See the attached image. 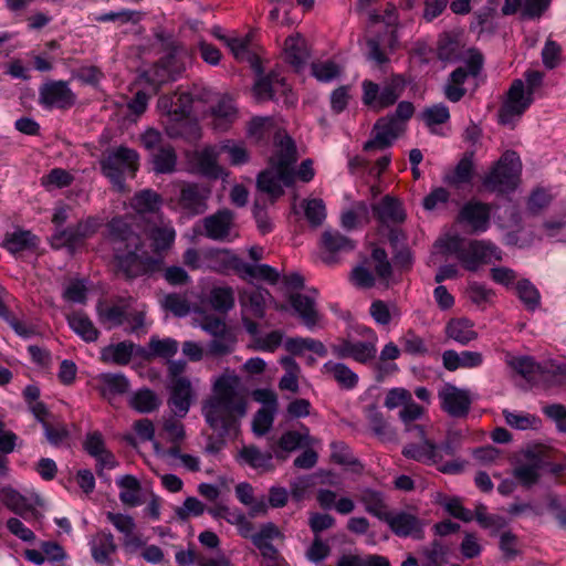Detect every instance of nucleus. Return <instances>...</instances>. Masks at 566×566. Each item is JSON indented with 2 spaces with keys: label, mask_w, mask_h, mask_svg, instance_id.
Segmentation results:
<instances>
[{
  "label": "nucleus",
  "mask_w": 566,
  "mask_h": 566,
  "mask_svg": "<svg viewBox=\"0 0 566 566\" xmlns=\"http://www.w3.org/2000/svg\"><path fill=\"white\" fill-rule=\"evenodd\" d=\"M385 517L394 534L399 537H411L413 539L423 538L424 523L413 514L407 512L391 513Z\"/></svg>",
  "instance_id": "412c9836"
},
{
  "label": "nucleus",
  "mask_w": 566,
  "mask_h": 566,
  "mask_svg": "<svg viewBox=\"0 0 566 566\" xmlns=\"http://www.w3.org/2000/svg\"><path fill=\"white\" fill-rule=\"evenodd\" d=\"M280 363L284 368V375L281 377L279 382L280 389L297 392L300 389L298 377L301 374L298 364L291 356L282 357Z\"/></svg>",
  "instance_id": "3c124183"
},
{
  "label": "nucleus",
  "mask_w": 566,
  "mask_h": 566,
  "mask_svg": "<svg viewBox=\"0 0 566 566\" xmlns=\"http://www.w3.org/2000/svg\"><path fill=\"white\" fill-rule=\"evenodd\" d=\"M522 171V163L517 153L505 151L491 171L484 177L483 186L493 192H509L516 188Z\"/></svg>",
  "instance_id": "39448f33"
},
{
  "label": "nucleus",
  "mask_w": 566,
  "mask_h": 566,
  "mask_svg": "<svg viewBox=\"0 0 566 566\" xmlns=\"http://www.w3.org/2000/svg\"><path fill=\"white\" fill-rule=\"evenodd\" d=\"M516 295L526 310L534 312L541 305V293L527 279H522L515 284Z\"/></svg>",
  "instance_id": "5fc2aeb1"
},
{
  "label": "nucleus",
  "mask_w": 566,
  "mask_h": 566,
  "mask_svg": "<svg viewBox=\"0 0 566 566\" xmlns=\"http://www.w3.org/2000/svg\"><path fill=\"white\" fill-rule=\"evenodd\" d=\"M281 532L272 524H264L261 530L251 536L253 545L260 551L264 560L279 558V551L272 544V541L280 537Z\"/></svg>",
  "instance_id": "7c9ffc66"
},
{
  "label": "nucleus",
  "mask_w": 566,
  "mask_h": 566,
  "mask_svg": "<svg viewBox=\"0 0 566 566\" xmlns=\"http://www.w3.org/2000/svg\"><path fill=\"white\" fill-rule=\"evenodd\" d=\"M222 154L219 146H211L203 148L197 155L198 166L201 172L210 177H219L221 174V167L218 165V157Z\"/></svg>",
  "instance_id": "09e8293b"
},
{
  "label": "nucleus",
  "mask_w": 566,
  "mask_h": 566,
  "mask_svg": "<svg viewBox=\"0 0 566 566\" xmlns=\"http://www.w3.org/2000/svg\"><path fill=\"white\" fill-rule=\"evenodd\" d=\"M305 217L313 227H318L326 218V207L322 199H308L303 202Z\"/></svg>",
  "instance_id": "69168bd1"
},
{
  "label": "nucleus",
  "mask_w": 566,
  "mask_h": 566,
  "mask_svg": "<svg viewBox=\"0 0 566 566\" xmlns=\"http://www.w3.org/2000/svg\"><path fill=\"white\" fill-rule=\"evenodd\" d=\"M251 34L244 36H230L227 40V46L230 49L234 59L240 62H248L251 66L255 67L259 64L256 54L251 50Z\"/></svg>",
  "instance_id": "58836bf2"
},
{
  "label": "nucleus",
  "mask_w": 566,
  "mask_h": 566,
  "mask_svg": "<svg viewBox=\"0 0 566 566\" xmlns=\"http://www.w3.org/2000/svg\"><path fill=\"white\" fill-rule=\"evenodd\" d=\"M505 422L516 430L535 429L541 424V419L526 412H514L507 409L503 410Z\"/></svg>",
  "instance_id": "bf43d9fd"
},
{
  "label": "nucleus",
  "mask_w": 566,
  "mask_h": 566,
  "mask_svg": "<svg viewBox=\"0 0 566 566\" xmlns=\"http://www.w3.org/2000/svg\"><path fill=\"white\" fill-rule=\"evenodd\" d=\"M129 405L140 413H149L159 408L161 400L155 391L143 388L132 396Z\"/></svg>",
  "instance_id": "603ef678"
},
{
  "label": "nucleus",
  "mask_w": 566,
  "mask_h": 566,
  "mask_svg": "<svg viewBox=\"0 0 566 566\" xmlns=\"http://www.w3.org/2000/svg\"><path fill=\"white\" fill-rule=\"evenodd\" d=\"M421 118L428 127L441 125L450 119V112L447 105L438 103L428 106L422 111Z\"/></svg>",
  "instance_id": "0e129e2a"
},
{
  "label": "nucleus",
  "mask_w": 566,
  "mask_h": 566,
  "mask_svg": "<svg viewBox=\"0 0 566 566\" xmlns=\"http://www.w3.org/2000/svg\"><path fill=\"white\" fill-rule=\"evenodd\" d=\"M211 307L219 313H228L234 306V291L230 286H214L208 295Z\"/></svg>",
  "instance_id": "864d4df0"
},
{
  "label": "nucleus",
  "mask_w": 566,
  "mask_h": 566,
  "mask_svg": "<svg viewBox=\"0 0 566 566\" xmlns=\"http://www.w3.org/2000/svg\"><path fill=\"white\" fill-rule=\"evenodd\" d=\"M422 566H444L448 562L447 548L437 541L422 549Z\"/></svg>",
  "instance_id": "e2e57ef3"
},
{
  "label": "nucleus",
  "mask_w": 566,
  "mask_h": 566,
  "mask_svg": "<svg viewBox=\"0 0 566 566\" xmlns=\"http://www.w3.org/2000/svg\"><path fill=\"white\" fill-rule=\"evenodd\" d=\"M419 443L410 442L403 446L402 455L417 462L436 465L438 470L446 474H458L463 471L464 462L451 461L442 463L441 448L438 443L428 439L424 431L423 438H418Z\"/></svg>",
  "instance_id": "0eeeda50"
},
{
  "label": "nucleus",
  "mask_w": 566,
  "mask_h": 566,
  "mask_svg": "<svg viewBox=\"0 0 566 566\" xmlns=\"http://www.w3.org/2000/svg\"><path fill=\"white\" fill-rule=\"evenodd\" d=\"M190 111L191 97L188 93H181L177 96V101L171 103L164 119L166 132L170 137H179L184 134Z\"/></svg>",
  "instance_id": "6ab92c4d"
},
{
  "label": "nucleus",
  "mask_w": 566,
  "mask_h": 566,
  "mask_svg": "<svg viewBox=\"0 0 566 566\" xmlns=\"http://www.w3.org/2000/svg\"><path fill=\"white\" fill-rule=\"evenodd\" d=\"M336 566H390L388 559L379 555L359 557L357 555H344Z\"/></svg>",
  "instance_id": "774afa93"
},
{
  "label": "nucleus",
  "mask_w": 566,
  "mask_h": 566,
  "mask_svg": "<svg viewBox=\"0 0 566 566\" xmlns=\"http://www.w3.org/2000/svg\"><path fill=\"white\" fill-rule=\"evenodd\" d=\"M0 496L3 504L13 513L29 520L34 515V510L28 503V500L11 486H3L0 489Z\"/></svg>",
  "instance_id": "4c0bfd02"
},
{
  "label": "nucleus",
  "mask_w": 566,
  "mask_h": 566,
  "mask_svg": "<svg viewBox=\"0 0 566 566\" xmlns=\"http://www.w3.org/2000/svg\"><path fill=\"white\" fill-rule=\"evenodd\" d=\"M135 345L129 342H120L116 345L108 346L103 350V358L112 360L118 365H126L129 363Z\"/></svg>",
  "instance_id": "052dcab7"
},
{
  "label": "nucleus",
  "mask_w": 566,
  "mask_h": 566,
  "mask_svg": "<svg viewBox=\"0 0 566 566\" xmlns=\"http://www.w3.org/2000/svg\"><path fill=\"white\" fill-rule=\"evenodd\" d=\"M75 102L76 95L64 81H49L39 88V104L46 109H67Z\"/></svg>",
  "instance_id": "4468645a"
},
{
  "label": "nucleus",
  "mask_w": 566,
  "mask_h": 566,
  "mask_svg": "<svg viewBox=\"0 0 566 566\" xmlns=\"http://www.w3.org/2000/svg\"><path fill=\"white\" fill-rule=\"evenodd\" d=\"M543 463L539 452L527 450L524 452V461H520L514 468L513 475L522 485L531 486L538 481Z\"/></svg>",
  "instance_id": "393cba45"
},
{
  "label": "nucleus",
  "mask_w": 566,
  "mask_h": 566,
  "mask_svg": "<svg viewBox=\"0 0 566 566\" xmlns=\"http://www.w3.org/2000/svg\"><path fill=\"white\" fill-rule=\"evenodd\" d=\"M505 363L514 371L526 379H532L536 375H543V366L536 363L531 356H514L506 354Z\"/></svg>",
  "instance_id": "a18cd8bd"
},
{
  "label": "nucleus",
  "mask_w": 566,
  "mask_h": 566,
  "mask_svg": "<svg viewBox=\"0 0 566 566\" xmlns=\"http://www.w3.org/2000/svg\"><path fill=\"white\" fill-rule=\"evenodd\" d=\"M359 502L364 505L365 511L379 520L384 521L388 515L385 496L381 492L366 488L358 495Z\"/></svg>",
  "instance_id": "ea45409f"
},
{
  "label": "nucleus",
  "mask_w": 566,
  "mask_h": 566,
  "mask_svg": "<svg viewBox=\"0 0 566 566\" xmlns=\"http://www.w3.org/2000/svg\"><path fill=\"white\" fill-rule=\"evenodd\" d=\"M240 458L255 470L271 471L273 469L272 452H262L255 446L243 447L240 451Z\"/></svg>",
  "instance_id": "49530a36"
},
{
  "label": "nucleus",
  "mask_w": 566,
  "mask_h": 566,
  "mask_svg": "<svg viewBox=\"0 0 566 566\" xmlns=\"http://www.w3.org/2000/svg\"><path fill=\"white\" fill-rule=\"evenodd\" d=\"M205 235L214 241H231L235 232V214L229 209H221L202 220Z\"/></svg>",
  "instance_id": "2eb2a0df"
},
{
  "label": "nucleus",
  "mask_w": 566,
  "mask_h": 566,
  "mask_svg": "<svg viewBox=\"0 0 566 566\" xmlns=\"http://www.w3.org/2000/svg\"><path fill=\"white\" fill-rule=\"evenodd\" d=\"M458 260L465 270L474 272L482 263L502 260V251L491 241L473 240L463 245Z\"/></svg>",
  "instance_id": "f8f14e48"
},
{
  "label": "nucleus",
  "mask_w": 566,
  "mask_h": 566,
  "mask_svg": "<svg viewBox=\"0 0 566 566\" xmlns=\"http://www.w3.org/2000/svg\"><path fill=\"white\" fill-rule=\"evenodd\" d=\"M297 160V151L294 140L284 129L273 132V154L269 160V167L258 176V188L270 195L273 200L283 195L282 186L293 185L295 176L302 181L308 182L314 178L313 161L305 159L297 171L294 164Z\"/></svg>",
  "instance_id": "f257e3e1"
},
{
  "label": "nucleus",
  "mask_w": 566,
  "mask_h": 566,
  "mask_svg": "<svg viewBox=\"0 0 566 566\" xmlns=\"http://www.w3.org/2000/svg\"><path fill=\"white\" fill-rule=\"evenodd\" d=\"M106 239L114 251L117 268L127 277H136L144 272L143 260L138 254L143 245L142 238L123 217H115L107 223Z\"/></svg>",
  "instance_id": "7ed1b4c3"
},
{
  "label": "nucleus",
  "mask_w": 566,
  "mask_h": 566,
  "mask_svg": "<svg viewBox=\"0 0 566 566\" xmlns=\"http://www.w3.org/2000/svg\"><path fill=\"white\" fill-rule=\"evenodd\" d=\"M405 129L402 120L392 118L390 115L381 117L374 125V137L365 143L364 149L367 151L386 149Z\"/></svg>",
  "instance_id": "dca6fc26"
},
{
  "label": "nucleus",
  "mask_w": 566,
  "mask_h": 566,
  "mask_svg": "<svg viewBox=\"0 0 566 566\" xmlns=\"http://www.w3.org/2000/svg\"><path fill=\"white\" fill-rule=\"evenodd\" d=\"M424 413V408L411 398L399 411V419L405 424L406 432H413L416 438L424 437V427L416 423Z\"/></svg>",
  "instance_id": "c9c22d12"
},
{
  "label": "nucleus",
  "mask_w": 566,
  "mask_h": 566,
  "mask_svg": "<svg viewBox=\"0 0 566 566\" xmlns=\"http://www.w3.org/2000/svg\"><path fill=\"white\" fill-rule=\"evenodd\" d=\"M73 176L62 168H53L49 174L42 176L41 185L46 190L61 189L73 182Z\"/></svg>",
  "instance_id": "680f3d73"
},
{
  "label": "nucleus",
  "mask_w": 566,
  "mask_h": 566,
  "mask_svg": "<svg viewBox=\"0 0 566 566\" xmlns=\"http://www.w3.org/2000/svg\"><path fill=\"white\" fill-rule=\"evenodd\" d=\"M491 206L480 201L467 202L459 212V221L465 223L471 232H485L490 227Z\"/></svg>",
  "instance_id": "4be33fe9"
},
{
  "label": "nucleus",
  "mask_w": 566,
  "mask_h": 566,
  "mask_svg": "<svg viewBox=\"0 0 566 566\" xmlns=\"http://www.w3.org/2000/svg\"><path fill=\"white\" fill-rule=\"evenodd\" d=\"M96 380L98 392L108 400L126 394L129 389V381L123 374H101Z\"/></svg>",
  "instance_id": "f704fd0d"
},
{
  "label": "nucleus",
  "mask_w": 566,
  "mask_h": 566,
  "mask_svg": "<svg viewBox=\"0 0 566 566\" xmlns=\"http://www.w3.org/2000/svg\"><path fill=\"white\" fill-rule=\"evenodd\" d=\"M473 177V161L471 157H463L455 168L447 172L443 177V181L454 188H461L464 185H469Z\"/></svg>",
  "instance_id": "c03bdc74"
},
{
  "label": "nucleus",
  "mask_w": 566,
  "mask_h": 566,
  "mask_svg": "<svg viewBox=\"0 0 566 566\" xmlns=\"http://www.w3.org/2000/svg\"><path fill=\"white\" fill-rule=\"evenodd\" d=\"M102 172L112 184L122 187L126 176L134 177L139 166L135 149L119 146L107 150L99 161Z\"/></svg>",
  "instance_id": "423d86ee"
},
{
  "label": "nucleus",
  "mask_w": 566,
  "mask_h": 566,
  "mask_svg": "<svg viewBox=\"0 0 566 566\" xmlns=\"http://www.w3.org/2000/svg\"><path fill=\"white\" fill-rule=\"evenodd\" d=\"M146 234L150 240L151 248L155 253H161L169 250L176 239V230L170 220L164 216L154 220L147 228Z\"/></svg>",
  "instance_id": "5701e85b"
},
{
  "label": "nucleus",
  "mask_w": 566,
  "mask_h": 566,
  "mask_svg": "<svg viewBox=\"0 0 566 566\" xmlns=\"http://www.w3.org/2000/svg\"><path fill=\"white\" fill-rule=\"evenodd\" d=\"M523 80H515L499 109V122L502 125L514 126L534 101V93L543 85L544 73L528 70Z\"/></svg>",
  "instance_id": "20e7f679"
},
{
  "label": "nucleus",
  "mask_w": 566,
  "mask_h": 566,
  "mask_svg": "<svg viewBox=\"0 0 566 566\" xmlns=\"http://www.w3.org/2000/svg\"><path fill=\"white\" fill-rule=\"evenodd\" d=\"M206 266L212 271L223 273L229 270L241 272L242 260L226 249H211L205 253Z\"/></svg>",
  "instance_id": "cd10ccee"
},
{
  "label": "nucleus",
  "mask_w": 566,
  "mask_h": 566,
  "mask_svg": "<svg viewBox=\"0 0 566 566\" xmlns=\"http://www.w3.org/2000/svg\"><path fill=\"white\" fill-rule=\"evenodd\" d=\"M102 226V219L98 217H88L78 221L75 226L65 229H55L52 235V245L55 249L69 248L74 250L84 242L85 239L94 235Z\"/></svg>",
  "instance_id": "9b49d317"
},
{
  "label": "nucleus",
  "mask_w": 566,
  "mask_h": 566,
  "mask_svg": "<svg viewBox=\"0 0 566 566\" xmlns=\"http://www.w3.org/2000/svg\"><path fill=\"white\" fill-rule=\"evenodd\" d=\"M285 78L280 77L275 73H271L270 75L260 78L254 85V93L259 99H270L273 97L274 93L279 87L285 91Z\"/></svg>",
  "instance_id": "4d7b16f0"
},
{
  "label": "nucleus",
  "mask_w": 566,
  "mask_h": 566,
  "mask_svg": "<svg viewBox=\"0 0 566 566\" xmlns=\"http://www.w3.org/2000/svg\"><path fill=\"white\" fill-rule=\"evenodd\" d=\"M133 300H119L113 305H99L97 308L99 321L107 325V328L119 326L128 321L130 313V303Z\"/></svg>",
  "instance_id": "473e14b6"
},
{
  "label": "nucleus",
  "mask_w": 566,
  "mask_h": 566,
  "mask_svg": "<svg viewBox=\"0 0 566 566\" xmlns=\"http://www.w3.org/2000/svg\"><path fill=\"white\" fill-rule=\"evenodd\" d=\"M474 325L467 318L451 319L446 326V334L448 337L467 345L478 338V333L474 331Z\"/></svg>",
  "instance_id": "a19ab883"
},
{
  "label": "nucleus",
  "mask_w": 566,
  "mask_h": 566,
  "mask_svg": "<svg viewBox=\"0 0 566 566\" xmlns=\"http://www.w3.org/2000/svg\"><path fill=\"white\" fill-rule=\"evenodd\" d=\"M39 238L30 230L17 229L6 233L2 247L11 254L17 255L25 251H33L39 245Z\"/></svg>",
  "instance_id": "c85d7f7f"
},
{
  "label": "nucleus",
  "mask_w": 566,
  "mask_h": 566,
  "mask_svg": "<svg viewBox=\"0 0 566 566\" xmlns=\"http://www.w3.org/2000/svg\"><path fill=\"white\" fill-rule=\"evenodd\" d=\"M235 375H222L213 385V395L202 405V415L211 429L229 433L247 413V400L239 392Z\"/></svg>",
  "instance_id": "f03ea898"
},
{
  "label": "nucleus",
  "mask_w": 566,
  "mask_h": 566,
  "mask_svg": "<svg viewBox=\"0 0 566 566\" xmlns=\"http://www.w3.org/2000/svg\"><path fill=\"white\" fill-rule=\"evenodd\" d=\"M286 61L300 70L306 63L310 54L306 48V42L301 36H289L284 43Z\"/></svg>",
  "instance_id": "79ce46f5"
},
{
  "label": "nucleus",
  "mask_w": 566,
  "mask_h": 566,
  "mask_svg": "<svg viewBox=\"0 0 566 566\" xmlns=\"http://www.w3.org/2000/svg\"><path fill=\"white\" fill-rule=\"evenodd\" d=\"M93 559L98 564H108L111 556L117 551L113 534L108 531H99L88 542Z\"/></svg>",
  "instance_id": "c756f323"
},
{
  "label": "nucleus",
  "mask_w": 566,
  "mask_h": 566,
  "mask_svg": "<svg viewBox=\"0 0 566 566\" xmlns=\"http://www.w3.org/2000/svg\"><path fill=\"white\" fill-rule=\"evenodd\" d=\"M361 87L363 103L375 109H382L394 105L402 95L406 80L403 76L396 74L386 80L381 87L368 80L361 83Z\"/></svg>",
  "instance_id": "6e6552de"
},
{
  "label": "nucleus",
  "mask_w": 566,
  "mask_h": 566,
  "mask_svg": "<svg viewBox=\"0 0 566 566\" xmlns=\"http://www.w3.org/2000/svg\"><path fill=\"white\" fill-rule=\"evenodd\" d=\"M116 483L120 489L119 500L124 505L135 507L143 503L142 485L136 476L126 474L117 479Z\"/></svg>",
  "instance_id": "e433bc0d"
},
{
  "label": "nucleus",
  "mask_w": 566,
  "mask_h": 566,
  "mask_svg": "<svg viewBox=\"0 0 566 566\" xmlns=\"http://www.w3.org/2000/svg\"><path fill=\"white\" fill-rule=\"evenodd\" d=\"M322 248L331 254L349 252L355 249V242L337 230H325L321 239Z\"/></svg>",
  "instance_id": "37998d69"
},
{
  "label": "nucleus",
  "mask_w": 566,
  "mask_h": 566,
  "mask_svg": "<svg viewBox=\"0 0 566 566\" xmlns=\"http://www.w3.org/2000/svg\"><path fill=\"white\" fill-rule=\"evenodd\" d=\"M70 327L85 342H95L98 338V331L93 322L82 312H75L67 316Z\"/></svg>",
  "instance_id": "de8ad7c7"
},
{
  "label": "nucleus",
  "mask_w": 566,
  "mask_h": 566,
  "mask_svg": "<svg viewBox=\"0 0 566 566\" xmlns=\"http://www.w3.org/2000/svg\"><path fill=\"white\" fill-rule=\"evenodd\" d=\"M289 300L291 306L307 328L312 329L319 324L322 316L316 308L315 296L293 293Z\"/></svg>",
  "instance_id": "bb28decb"
},
{
  "label": "nucleus",
  "mask_w": 566,
  "mask_h": 566,
  "mask_svg": "<svg viewBox=\"0 0 566 566\" xmlns=\"http://www.w3.org/2000/svg\"><path fill=\"white\" fill-rule=\"evenodd\" d=\"M240 274L244 277L260 279L271 284L279 280V272L268 264H250L242 262Z\"/></svg>",
  "instance_id": "13d9d810"
},
{
  "label": "nucleus",
  "mask_w": 566,
  "mask_h": 566,
  "mask_svg": "<svg viewBox=\"0 0 566 566\" xmlns=\"http://www.w3.org/2000/svg\"><path fill=\"white\" fill-rule=\"evenodd\" d=\"M438 57L442 61H454L460 56V43L450 34H443L438 41Z\"/></svg>",
  "instance_id": "338daca9"
},
{
  "label": "nucleus",
  "mask_w": 566,
  "mask_h": 566,
  "mask_svg": "<svg viewBox=\"0 0 566 566\" xmlns=\"http://www.w3.org/2000/svg\"><path fill=\"white\" fill-rule=\"evenodd\" d=\"M235 344L237 336L233 328H231L220 335L212 336L207 345V354L213 357L229 355L234 350Z\"/></svg>",
  "instance_id": "8fccbe9b"
},
{
  "label": "nucleus",
  "mask_w": 566,
  "mask_h": 566,
  "mask_svg": "<svg viewBox=\"0 0 566 566\" xmlns=\"http://www.w3.org/2000/svg\"><path fill=\"white\" fill-rule=\"evenodd\" d=\"M187 51L180 46H172L171 50L149 71L148 81L154 86H160L167 82L175 81L184 71L182 57Z\"/></svg>",
  "instance_id": "ddd939ff"
},
{
  "label": "nucleus",
  "mask_w": 566,
  "mask_h": 566,
  "mask_svg": "<svg viewBox=\"0 0 566 566\" xmlns=\"http://www.w3.org/2000/svg\"><path fill=\"white\" fill-rule=\"evenodd\" d=\"M441 408L453 418L468 416L472 399L468 389L458 388L452 384H446L438 392Z\"/></svg>",
  "instance_id": "f3484780"
},
{
  "label": "nucleus",
  "mask_w": 566,
  "mask_h": 566,
  "mask_svg": "<svg viewBox=\"0 0 566 566\" xmlns=\"http://www.w3.org/2000/svg\"><path fill=\"white\" fill-rule=\"evenodd\" d=\"M365 340H352L343 338L337 344L331 346L333 355L337 358H352L360 364H368L376 358L377 336L371 328L361 327L359 332Z\"/></svg>",
  "instance_id": "9d476101"
},
{
  "label": "nucleus",
  "mask_w": 566,
  "mask_h": 566,
  "mask_svg": "<svg viewBox=\"0 0 566 566\" xmlns=\"http://www.w3.org/2000/svg\"><path fill=\"white\" fill-rule=\"evenodd\" d=\"M210 190L198 184H186L180 189L178 206L188 217L202 214L207 208Z\"/></svg>",
  "instance_id": "a211bd4d"
},
{
  "label": "nucleus",
  "mask_w": 566,
  "mask_h": 566,
  "mask_svg": "<svg viewBox=\"0 0 566 566\" xmlns=\"http://www.w3.org/2000/svg\"><path fill=\"white\" fill-rule=\"evenodd\" d=\"M140 142L144 148L149 151L153 170L156 174H171L176 170V150L164 140L163 135L157 129L148 128L142 134Z\"/></svg>",
  "instance_id": "1a4fd4ad"
},
{
  "label": "nucleus",
  "mask_w": 566,
  "mask_h": 566,
  "mask_svg": "<svg viewBox=\"0 0 566 566\" xmlns=\"http://www.w3.org/2000/svg\"><path fill=\"white\" fill-rule=\"evenodd\" d=\"M442 361L446 369L454 371L459 368H475L482 365L483 355L479 352L463 350L457 353L449 349L442 354Z\"/></svg>",
  "instance_id": "72a5a7b5"
},
{
  "label": "nucleus",
  "mask_w": 566,
  "mask_h": 566,
  "mask_svg": "<svg viewBox=\"0 0 566 566\" xmlns=\"http://www.w3.org/2000/svg\"><path fill=\"white\" fill-rule=\"evenodd\" d=\"M163 202V197L159 193L153 189H143L133 196L130 206L144 219L151 217L157 220L159 216H164L161 212Z\"/></svg>",
  "instance_id": "b1692460"
},
{
  "label": "nucleus",
  "mask_w": 566,
  "mask_h": 566,
  "mask_svg": "<svg viewBox=\"0 0 566 566\" xmlns=\"http://www.w3.org/2000/svg\"><path fill=\"white\" fill-rule=\"evenodd\" d=\"M285 347L293 355H301L304 350H311L319 357L327 355V348L325 345L321 340L310 337L289 338L285 343Z\"/></svg>",
  "instance_id": "6e6d98bb"
},
{
  "label": "nucleus",
  "mask_w": 566,
  "mask_h": 566,
  "mask_svg": "<svg viewBox=\"0 0 566 566\" xmlns=\"http://www.w3.org/2000/svg\"><path fill=\"white\" fill-rule=\"evenodd\" d=\"M167 388L169 390L167 403L171 412L178 418L186 417L196 397L190 379L168 382Z\"/></svg>",
  "instance_id": "aec40b11"
},
{
  "label": "nucleus",
  "mask_w": 566,
  "mask_h": 566,
  "mask_svg": "<svg viewBox=\"0 0 566 566\" xmlns=\"http://www.w3.org/2000/svg\"><path fill=\"white\" fill-rule=\"evenodd\" d=\"M322 374L343 389H354L358 384V375L344 363L328 360L322 366Z\"/></svg>",
  "instance_id": "2f4dec72"
},
{
  "label": "nucleus",
  "mask_w": 566,
  "mask_h": 566,
  "mask_svg": "<svg viewBox=\"0 0 566 566\" xmlns=\"http://www.w3.org/2000/svg\"><path fill=\"white\" fill-rule=\"evenodd\" d=\"M373 211L377 220L386 227L400 224L406 219L402 203L389 195L385 196L378 203L373 205Z\"/></svg>",
  "instance_id": "a878e982"
}]
</instances>
